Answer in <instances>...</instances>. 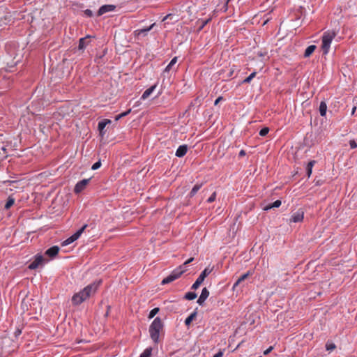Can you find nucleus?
Masks as SVG:
<instances>
[{"instance_id": "ddd939ff", "label": "nucleus", "mask_w": 357, "mask_h": 357, "mask_svg": "<svg viewBox=\"0 0 357 357\" xmlns=\"http://www.w3.org/2000/svg\"><path fill=\"white\" fill-rule=\"evenodd\" d=\"M59 248L56 245L52 246L50 248L47 249L45 255L49 256L50 257L52 258L54 257L59 252Z\"/></svg>"}, {"instance_id": "b1692460", "label": "nucleus", "mask_w": 357, "mask_h": 357, "mask_svg": "<svg viewBox=\"0 0 357 357\" xmlns=\"http://www.w3.org/2000/svg\"><path fill=\"white\" fill-rule=\"evenodd\" d=\"M281 205V201L280 200H276L275 201L273 204H269L268 206H266L265 208H264V210L265 211H268L272 208H278Z\"/></svg>"}, {"instance_id": "1a4fd4ad", "label": "nucleus", "mask_w": 357, "mask_h": 357, "mask_svg": "<svg viewBox=\"0 0 357 357\" xmlns=\"http://www.w3.org/2000/svg\"><path fill=\"white\" fill-rule=\"evenodd\" d=\"M115 8L116 6L114 5H103L99 8L98 11V15L100 16L107 12L114 11Z\"/></svg>"}, {"instance_id": "79ce46f5", "label": "nucleus", "mask_w": 357, "mask_h": 357, "mask_svg": "<svg viewBox=\"0 0 357 357\" xmlns=\"http://www.w3.org/2000/svg\"><path fill=\"white\" fill-rule=\"evenodd\" d=\"M222 100V97H221V96H220V97H218V98L215 100L214 105H217L219 103V102H220V100Z\"/></svg>"}, {"instance_id": "aec40b11", "label": "nucleus", "mask_w": 357, "mask_h": 357, "mask_svg": "<svg viewBox=\"0 0 357 357\" xmlns=\"http://www.w3.org/2000/svg\"><path fill=\"white\" fill-rule=\"evenodd\" d=\"M249 275V272L242 275L234 284L233 289H235L238 285H239L243 281H244L248 276Z\"/></svg>"}, {"instance_id": "49530a36", "label": "nucleus", "mask_w": 357, "mask_h": 357, "mask_svg": "<svg viewBox=\"0 0 357 357\" xmlns=\"http://www.w3.org/2000/svg\"><path fill=\"white\" fill-rule=\"evenodd\" d=\"M356 107H354L352 109V111H351V114H354V112H355V111H356Z\"/></svg>"}, {"instance_id": "72a5a7b5", "label": "nucleus", "mask_w": 357, "mask_h": 357, "mask_svg": "<svg viewBox=\"0 0 357 357\" xmlns=\"http://www.w3.org/2000/svg\"><path fill=\"white\" fill-rule=\"evenodd\" d=\"M268 132H269V128L267 127H265L259 131V135L262 136V137L266 136L268 133Z\"/></svg>"}, {"instance_id": "a878e982", "label": "nucleus", "mask_w": 357, "mask_h": 357, "mask_svg": "<svg viewBox=\"0 0 357 357\" xmlns=\"http://www.w3.org/2000/svg\"><path fill=\"white\" fill-rule=\"evenodd\" d=\"M77 239L74 237L73 235H72L71 236H70L69 238H68L66 240H65L62 243H61V245L62 246H66L72 243H73L75 241H76Z\"/></svg>"}, {"instance_id": "e433bc0d", "label": "nucleus", "mask_w": 357, "mask_h": 357, "mask_svg": "<svg viewBox=\"0 0 357 357\" xmlns=\"http://www.w3.org/2000/svg\"><path fill=\"white\" fill-rule=\"evenodd\" d=\"M349 145H350L351 149H352L357 148V144L354 140H350Z\"/></svg>"}, {"instance_id": "2f4dec72", "label": "nucleus", "mask_w": 357, "mask_h": 357, "mask_svg": "<svg viewBox=\"0 0 357 357\" xmlns=\"http://www.w3.org/2000/svg\"><path fill=\"white\" fill-rule=\"evenodd\" d=\"M256 72L252 73L248 77L243 80V83H250L251 80L255 77Z\"/></svg>"}, {"instance_id": "c03bdc74", "label": "nucleus", "mask_w": 357, "mask_h": 357, "mask_svg": "<svg viewBox=\"0 0 357 357\" xmlns=\"http://www.w3.org/2000/svg\"><path fill=\"white\" fill-rule=\"evenodd\" d=\"M245 154H246V153H245V151L244 150H241L239 152V156H241V157L244 156Z\"/></svg>"}, {"instance_id": "6e6552de", "label": "nucleus", "mask_w": 357, "mask_h": 357, "mask_svg": "<svg viewBox=\"0 0 357 357\" xmlns=\"http://www.w3.org/2000/svg\"><path fill=\"white\" fill-rule=\"evenodd\" d=\"M303 218L304 212L301 209H299L292 214L290 221L293 222H300L303 220Z\"/></svg>"}, {"instance_id": "393cba45", "label": "nucleus", "mask_w": 357, "mask_h": 357, "mask_svg": "<svg viewBox=\"0 0 357 357\" xmlns=\"http://www.w3.org/2000/svg\"><path fill=\"white\" fill-rule=\"evenodd\" d=\"M196 298H197V294L195 292H192V291L187 292L184 296V298L186 300H189V301L193 300Z\"/></svg>"}, {"instance_id": "ea45409f", "label": "nucleus", "mask_w": 357, "mask_h": 357, "mask_svg": "<svg viewBox=\"0 0 357 357\" xmlns=\"http://www.w3.org/2000/svg\"><path fill=\"white\" fill-rule=\"evenodd\" d=\"M209 20H210L208 19V20H205V21H203V22H202L201 26H199V30H202V29H203V28H204V27L207 24V23L209 22Z\"/></svg>"}, {"instance_id": "4c0bfd02", "label": "nucleus", "mask_w": 357, "mask_h": 357, "mask_svg": "<svg viewBox=\"0 0 357 357\" xmlns=\"http://www.w3.org/2000/svg\"><path fill=\"white\" fill-rule=\"evenodd\" d=\"M84 14L87 17H92L93 16V12H92V10H91L89 9L85 10H84Z\"/></svg>"}, {"instance_id": "f8f14e48", "label": "nucleus", "mask_w": 357, "mask_h": 357, "mask_svg": "<svg viewBox=\"0 0 357 357\" xmlns=\"http://www.w3.org/2000/svg\"><path fill=\"white\" fill-rule=\"evenodd\" d=\"M188 146L186 144L181 145L176 151V156L178 158L183 157L188 151Z\"/></svg>"}, {"instance_id": "7c9ffc66", "label": "nucleus", "mask_w": 357, "mask_h": 357, "mask_svg": "<svg viewBox=\"0 0 357 357\" xmlns=\"http://www.w3.org/2000/svg\"><path fill=\"white\" fill-rule=\"evenodd\" d=\"M159 310H160V309L158 307H155L153 310H151L149 314V319L153 318L157 314V313L159 312Z\"/></svg>"}, {"instance_id": "a18cd8bd", "label": "nucleus", "mask_w": 357, "mask_h": 357, "mask_svg": "<svg viewBox=\"0 0 357 357\" xmlns=\"http://www.w3.org/2000/svg\"><path fill=\"white\" fill-rule=\"evenodd\" d=\"M170 16H172L171 14H168L166 16H165L162 19V22H165V20H167Z\"/></svg>"}, {"instance_id": "37998d69", "label": "nucleus", "mask_w": 357, "mask_h": 357, "mask_svg": "<svg viewBox=\"0 0 357 357\" xmlns=\"http://www.w3.org/2000/svg\"><path fill=\"white\" fill-rule=\"evenodd\" d=\"M193 259H194V258H192H192H190L189 259H188V260H187V261L183 264V266H184V265H186V264H189V263H190V262H192V261H193Z\"/></svg>"}, {"instance_id": "6ab92c4d", "label": "nucleus", "mask_w": 357, "mask_h": 357, "mask_svg": "<svg viewBox=\"0 0 357 357\" xmlns=\"http://www.w3.org/2000/svg\"><path fill=\"white\" fill-rule=\"evenodd\" d=\"M110 123H111V121L109 119H104V120L98 122V127L99 130L100 132H102L103 130V129L105 128V126Z\"/></svg>"}, {"instance_id": "c9c22d12", "label": "nucleus", "mask_w": 357, "mask_h": 357, "mask_svg": "<svg viewBox=\"0 0 357 357\" xmlns=\"http://www.w3.org/2000/svg\"><path fill=\"white\" fill-rule=\"evenodd\" d=\"M215 198H216V193L214 192L211 196L210 197L207 199V202L208 203H212L213 202H214L215 200Z\"/></svg>"}, {"instance_id": "39448f33", "label": "nucleus", "mask_w": 357, "mask_h": 357, "mask_svg": "<svg viewBox=\"0 0 357 357\" xmlns=\"http://www.w3.org/2000/svg\"><path fill=\"white\" fill-rule=\"evenodd\" d=\"M211 269L208 268H206L197 278L195 283L192 286V289H197L200 284L204 282V279L206 276H208L211 273Z\"/></svg>"}, {"instance_id": "4be33fe9", "label": "nucleus", "mask_w": 357, "mask_h": 357, "mask_svg": "<svg viewBox=\"0 0 357 357\" xmlns=\"http://www.w3.org/2000/svg\"><path fill=\"white\" fill-rule=\"evenodd\" d=\"M197 316V312H193L190 315H189L185 320V324L186 326H189L191 322L193 321V319L196 317Z\"/></svg>"}, {"instance_id": "7ed1b4c3", "label": "nucleus", "mask_w": 357, "mask_h": 357, "mask_svg": "<svg viewBox=\"0 0 357 357\" xmlns=\"http://www.w3.org/2000/svg\"><path fill=\"white\" fill-rule=\"evenodd\" d=\"M335 36V33L334 31H326L324 33L321 44V49L324 54H327L328 53L331 44Z\"/></svg>"}, {"instance_id": "5701e85b", "label": "nucleus", "mask_w": 357, "mask_h": 357, "mask_svg": "<svg viewBox=\"0 0 357 357\" xmlns=\"http://www.w3.org/2000/svg\"><path fill=\"white\" fill-rule=\"evenodd\" d=\"M202 184L200 183H197L195 184L193 188H192L190 192V197H193L195 195V194L198 192V190L202 188Z\"/></svg>"}, {"instance_id": "423d86ee", "label": "nucleus", "mask_w": 357, "mask_h": 357, "mask_svg": "<svg viewBox=\"0 0 357 357\" xmlns=\"http://www.w3.org/2000/svg\"><path fill=\"white\" fill-rule=\"evenodd\" d=\"M45 262V259L41 255H36L34 257V260L29 265V268L31 270L36 269Z\"/></svg>"}, {"instance_id": "f03ea898", "label": "nucleus", "mask_w": 357, "mask_h": 357, "mask_svg": "<svg viewBox=\"0 0 357 357\" xmlns=\"http://www.w3.org/2000/svg\"><path fill=\"white\" fill-rule=\"evenodd\" d=\"M164 324L160 317H156L151 324L149 333L154 343L159 342L160 333L163 330Z\"/></svg>"}, {"instance_id": "20e7f679", "label": "nucleus", "mask_w": 357, "mask_h": 357, "mask_svg": "<svg viewBox=\"0 0 357 357\" xmlns=\"http://www.w3.org/2000/svg\"><path fill=\"white\" fill-rule=\"evenodd\" d=\"M184 271L185 270L182 269V266H180L178 268L173 271L169 275L165 278L162 280L161 284H166L173 282L174 280L178 279L183 273Z\"/></svg>"}, {"instance_id": "a211bd4d", "label": "nucleus", "mask_w": 357, "mask_h": 357, "mask_svg": "<svg viewBox=\"0 0 357 357\" xmlns=\"http://www.w3.org/2000/svg\"><path fill=\"white\" fill-rule=\"evenodd\" d=\"M315 163H316L315 160H311L307 163V167H306V174L308 177H310L311 176L312 172V167Z\"/></svg>"}, {"instance_id": "0eeeda50", "label": "nucleus", "mask_w": 357, "mask_h": 357, "mask_svg": "<svg viewBox=\"0 0 357 357\" xmlns=\"http://www.w3.org/2000/svg\"><path fill=\"white\" fill-rule=\"evenodd\" d=\"M90 178H85L77 183L75 186L74 191L75 193L81 192L88 185Z\"/></svg>"}, {"instance_id": "473e14b6", "label": "nucleus", "mask_w": 357, "mask_h": 357, "mask_svg": "<svg viewBox=\"0 0 357 357\" xmlns=\"http://www.w3.org/2000/svg\"><path fill=\"white\" fill-rule=\"evenodd\" d=\"M130 112H131V109H130L127 110L126 112H123V113H121V114H119V115L116 116V117H115V120H116V121L119 120V119H121L122 117H124V116H127V115H128Z\"/></svg>"}, {"instance_id": "f3484780", "label": "nucleus", "mask_w": 357, "mask_h": 357, "mask_svg": "<svg viewBox=\"0 0 357 357\" xmlns=\"http://www.w3.org/2000/svg\"><path fill=\"white\" fill-rule=\"evenodd\" d=\"M319 113L321 116H326L327 111V105L325 102L321 101L319 107Z\"/></svg>"}, {"instance_id": "f257e3e1", "label": "nucleus", "mask_w": 357, "mask_h": 357, "mask_svg": "<svg viewBox=\"0 0 357 357\" xmlns=\"http://www.w3.org/2000/svg\"><path fill=\"white\" fill-rule=\"evenodd\" d=\"M100 282L92 283L87 285L82 291L75 294L72 297V303L74 305H80L82 303L89 298L91 294H94L99 285Z\"/></svg>"}, {"instance_id": "c85d7f7f", "label": "nucleus", "mask_w": 357, "mask_h": 357, "mask_svg": "<svg viewBox=\"0 0 357 357\" xmlns=\"http://www.w3.org/2000/svg\"><path fill=\"white\" fill-rule=\"evenodd\" d=\"M335 344L332 342L328 341L326 344V349L327 351H332L335 349Z\"/></svg>"}, {"instance_id": "4468645a", "label": "nucleus", "mask_w": 357, "mask_h": 357, "mask_svg": "<svg viewBox=\"0 0 357 357\" xmlns=\"http://www.w3.org/2000/svg\"><path fill=\"white\" fill-rule=\"evenodd\" d=\"M155 88H156V84H154V85L151 86V87H149V89H147L142 95L141 100H145L148 97H149V96L153 92V91L155 89Z\"/></svg>"}, {"instance_id": "2eb2a0df", "label": "nucleus", "mask_w": 357, "mask_h": 357, "mask_svg": "<svg viewBox=\"0 0 357 357\" xmlns=\"http://www.w3.org/2000/svg\"><path fill=\"white\" fill-rule=\"evenodd\" d=\"M89 38V36H86L85 38H82L79 39V46H78L79 50H84V48H86V47L87 46V45L89 43V41H88Z\"/></svg>"}, {"instance_id": "dca6fc26", "label": "nucleus", "mask_w": 357, "mask_h": 357, "mask_svg": "<svg viewBox=\"0 0 357 357\" xmlns=\"http://www.w3.org/2000/svg\"><path fill=\"white\" fill-rule=\"evenodd\" d=\"M316 48H317V47L314 45H311L308 46L305 49V51L304 53V56L306 58L309 57L314 52V51L316 50Z\"/></svg>"}, {"instance_id": "f704fd0d", "label": "nucleus", "mask_w": 357, "mask_h": 357, "mask_svg": "<svg viewBox=\"0 0 357 357\" xmlns=\"http://www.w3.org/2000/svg\"><path fill=\"white\" fill-rule=\"evenodd\" d=\"M100 166H101V162H100V160H99V161H98V162H95V163L92 165L91 169H92L93 170H96V169H98V168H100Z\"/></svg>"}, {"instance_id": "9d476101", "label": "nucleus", "mask_w": 357, "mask_h": 357, "mask_svg": "<svg viewBox=\"0 0 357 357\" xmlns=\"http://www.w3.org/2000/svg\"><path fill=\"white\" fill-rule=\"evenodd\" d=\"M208 296H209V291L206 287L204 288L202 291L201 295L199 296L197 303L199 305H202L203 303L206 300V298L208 297Z\"/></svg>"}, {"instance_id": "cd10ccee", "label": "nucleus", "mask_w": 357, "mask_h": 357, "mask_svg": "<svg viewBox=\"0 0 357 357\" xmlns=\"http://www.w3.org/2000/svg\"><path fill=\"white\" fill-rule=\"evenodd\" d=\"M152 349L151 347L146 348L139 356V357H151Z\"/></svg>"}, {"instance_id": "c756f323", "label": "nucleus", "mask_w": 357, "mask_h": 357, "mask_svg": "<svg viewBox=\"0 0 357 357\" xmlns=\"http://www.w3.org/2000/svg\"><path fill=\"white\" fill-rule=\"evenodd\" d=\"M15 203V199L12 197H8L6 204H5V208L8 209L10 208Z\"/></svg>"}, {"instance_id": "412c9836", "label": "nucleus", "mask_w": 357, "mask_h": 357, "mask_svg": "<svg viewBox=\"0 0 357 357\" xmlns=\"http://www.w3.org/2000/svg\"><path fill=\"white\" fill-rule=\"evenodd\" d=\"M87 227L88 225H84L79 229H78L74 234H73L74 237L77 240Z\"/></svg>"}, {"instance_id": "a19ab883", "label": "nucleus", "mask_w": 357, "mask_h": 357, "mask_svg": "<svg viewBox=\"0 0 357 357\" xmlns=\"http://www.w3.org/2000/svg\"><path fill=\"white\" fill-rule=\"evenodd\" d=\"M273 347L272 346H271L269 348H268L266 350H265L264 351V355H267L268 354H269L272 350H273Z\"/></svg>"}, {"instance_id": "58836bf2", "label": "nucleus", "mask_w": 357, "mask_h": 357, "mask_svg": "<svg viewBox=\"0 0 357 357\" xmlns=\"http://www.w3.org/2000/svg\"><path fill=\"white\" fill-rule=\"evenodd\" d=\"M225 349H220L213 357H222Z\"/></svg>"}, {"instance_id": "9b49d317", "label": "nucleus", "mask_w": 357, "mask_h": 357, "mask_svg": "<svg viewBox=\"0 0 357 357\" xmlns=\"http://www.w3.org/2000/svg\"><path fill=\"white\" fill-rule=\"evenodd\" d=\"M155 25V23H153L149 27L144 28V29H137L134 32L135 35L137 36H139L141 35L146 36V35H147L148 32L150 31Z\"/></svg>"}, {"instance_id": "bb28decb", "label": "nucleus", "mask_w": 357, "mask_h": 357, "mask_svg": "<svg viewBox=\"0 0 357 357\" xmlns=\"http://www.w3.org/2000/svg\"><path fill=\"white\" fill-rule=\"evenodd\" d=\"M177 62V57L175 56L174 57L171 61L169 62V63L167 66V67L165 68L164 72H168L170 70L172 66H174L176 63Z\"/></svg>"}]
</instances>
